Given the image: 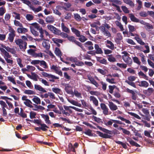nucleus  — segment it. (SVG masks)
Instances as JSON below:
<instances>
[{"label":"nucleus","mask_w":154,"mask_h":154,"mask_svg":"<svg viewBox=\"0 0 154 154\" xmlns=\"http://www.w3.org/2000/svg\"><path fill=\"white\" fill-rule=\"evenodd\" d=\"M79 37V40L81 42L83 43L88 40V39L83 35H80Z\"/></svg>","instance_id":"42"},{"label":"nucleus","mask_w":154,"mask_h":154,"mask_svg":"<svg viewBox=\"0 0 154 154\" xmlns=\"http://www.w3.org/2000/svg\"><path fill=\"white\" fill-rule=\"evenodd\" d=\"M34 87L37 90L41 91L43 93L47 92V91L46 90L39 85L35 84V85Z\"/></svg>","instance_id":"22"},{"label":"nucleus","mask_w":154,"mask_h":154,"mask_svg":"<svg viewBox=\"0 0 154 154\" xmlns=\"http://www.w3.org/2000/svg\"><path fill=\"white\" fill-rule=\"evenodd\" d=\"M96 134L99 135L100 137H102L103 138H111L112 136H111L108 135L106 134H103L102 132L99 131H96Z\"/></svg>","instance_id":"9"},{"label":"nucleus","mask_w":154,"mask_h":154,"mask_svg":"<svg viewBox=\"0 0 154 154\" xmlns=\"http://www.w3.org/2000/svg\"><path fill=\"white\" fill-rule=\"evenodd\" d=\"M97 71L98 72L100 73L103 75H105L106 73L105 69L103 70L102 69L99 68L97 69Z\"/></svg>","instance_id":"56"},{"label":"nucleus","mask_w":154,"mask_h":154,"mask_svg":"<svg viewBox=\"0 0 154 154\" xmlns=\"http://www.w3.org/2000/svg\"><path fill=\"white\" fill-rule=\"evenodd\" d=\"M90 93L92 95L98 96L100 95V93L98 91H90Z\"/></svg>","instance_id":"58"},{"label":"nucleus","mask_w":154,"mask_h":154,"mask_svg":"<svg viewBox=\"0 0 154 154\" xmlns=\"http://www.w3.org/2000/svg\"><path fill=\"white\" fill-rule=\"evenodd\" d=\"M124 61L126 63L127 65L131 66L133 63V61L131 58L129 56L122 58Z\"/></svg>","instance_id":"8"},{"label":"nucleus","mask_w":154,"mask_h":154,"mask_svg":"<svg viewBox=\"0 0 154 154\" xmlns=\"http://www.w3.org/2000/svg\"><path fill=\"white\" fill-rule=\"evenodd\" d=\"M43 46L47 50H48L50 48V45L49 42L47 41H43L42 42Z\"/></svg>","instance_id":"29"},{"label":"nucleus","mask_w":154,"mask_h":154,"mask_svg":"<svg viewBox=\"0 0 154 154\" xmlns=\"http://www.w3.org/2000/svg\"><path fill=\"white\" fill-rule=\"evenodd\" d=\"M108 106L110 109L112 111L116 110L118 109L117 106L112 102H109Z\"/></svg>","instance_id":"14"},{"label":"nucleus","mask_w":154,"mask_h":154,"mask_svg":"<svg viewBox=\"0 0 154 154\" xmlns=\"http://www.w3.org/2000/svg\"><path fill=\"white\" fill-rule=\"evenodd\" d=\"M116 65L120 67L121 68L125 69L127 67V65L126 64L123 63H117L116 64Z\"/></svg>","instance_id":"57"},{"label":"nucleus","mask_w":154,"mask_h":154,"mask_svg":"<svg viewBox=\"0 0 154 154\" xmlns=\"http://www.w3.org/2000/svg\"><path fill=\"white\" fill-rule=\"evenodd\" d=\"M31 25L33 26L35 28L34 29H36L38 31L40 29L41 27H40L39 24L36 23H32L31 24Z\"/></svg>","instance_id":"45"},{"label":"nucleus","mask_w":154,"mask_h":154,"mask_svg":"<svg viewBox=\"0 0 154 154\" xmlns=\"http://www.w3.org/2000/svg\"><path fill=\"white\" fill-rule=\"evenodd\" d=\"M124 3L129 5L130 6L134 8L135 6V4L131 0H123Z\"/></svg>","instance_id":"30"},{"label":"nucleus","mask_w":154,"mask_h":154,"mask_svg":"<svg viewBox=\"0 0 154 154\" xmlns=\"http://www.w3.org/2000/svg\"><path fill=\"white\" fill-rule=\"evenodd\" d=\"M30 30L32 33L35 36L38 35V32L36 31L33 28H32L31 26L30 27Z\"/></svg>","instance_id":"44"},{"label":"nucleus","mask_w":154,"mask_h":154,"mask_svg":"<svg viewBox=\"0 0 154 154\" xmlns=\"http://www.w3.org/2000/svg\"><path fill=\"white\" fill-rule=\"evenodd\" d=\"M55 53L57 56L61 57L62 56V53L60 49L58 48H56L55 49Z\"/></svg>","instance_id":"32"},{"label":"nucleus","mask_w":154,"mask_h":154,"mask_svg":"<svg viewBox=\"0 0 154 154\" xmlns=\"http://www.w3.org/2000/svg\"><path fill=\"white\" fill-rule=\"evenodd\" d=\"M122 10L123 12L125 13H129V11L128 10L127 8L125 6H122L121 7Z\"/></svg>","instance_id":"62"},{"label":"nucleus","mask_w":154,"mask_h":154,"mask_svg":"<svg viewBox=\"0 0 154 154\" xmlns=\"http://www.w3.org/2000/svg\"><path fill=\"white\" fill-rule=\"evenodd\" d=\"M32 57L35 58L37 57H43V54L41 52L36 53L35 52Z\"/></svg>","instance_id":"54"},{"label":"nucleus","mask_w":154,"mask_h":154,"mask_svg":"<svg viewBox=\"0 0 154 154\" xmlns=\"http://www.w3.org/2000/svg\"><path fill=\"white\" fill-rule=\"evenodd\" d=\"M42 74L44 77H48L49 79L51 78L55 79H59V78L58 77L52 74H49L46 72H42Z\"/></svg>","instance_id":"12"},{"label":"nucleus","mask_w":154,"mask_h":154,"mask_svg":"<svg viewBox=\"0 0 154 154\" xmlns=\"http://www.w3.org/2000/svg\"><path fill=\"white\" fill-rule=\"evenodd\" d=\"M41 128H42V130L43 131H47V128H49L46 124L45 123H42V124L41 125Z\"/></svg>","instance_id":"55"},{"label":"nucleus","mask_w":154,"mask_h":154,"mask_svg":"<svg viewBox=\"0 0 154 154\" xmlns=\"http://www.w3.org/2000/svg\"><path fill=\"white\" fill-rule=\"evenodd\" d=\"M46 22L49 23H53L55 21L54 18L52 16H48L45 19Z\"/></svg>","instance_id":"19"},{"label":"nucleus","mask_w":154,"mask_h":154,"mask_svg":"<svg viewBox=\"0 0 154 154\" xmlns=\"http://www.w3.org/2000/svg\"><path fill=\"white\" fill-rule=\"evenodd\" d=\"M18 114L22 117L23 118H26L27 117V114L23 112V110L21 108L20 109V113H18Z\"/></svg>","instance_id":"38"},{"label":"nucleus","mask_w":154,"mask_h":154,"mask_svg":"<svg viewBox=\"0 0 154 154\" xmlns=\"http://www.w3.org/2000/svg\"><path fill=\"white\" fill-rule=\"evenodd\" d=\"M118 119H120L122 121L125 122L126 123L128 124H131V122L129 120L121 116H119L117 117Z\"/></svg>","instance_id":"41"},{"label":"nucleus","mask_w":154,"mask_h":154,"mask_svg":"<svg viewBox=\"0 0 154 154\" xmlns=\"http://www.w3.org/2000/svg\"><path fill=\"white\" fill-rule=\"evenodd\" d=\"M108 60L110 62H115L116 61V58L114 57L112 54L108 56Z\"/></svg>","instance_id":"40"},{"label":"nucleus","mask_w":154,"mask_h":154,"mask_svg":"<svg viewBox=\"0 0 154 154\" xmlns=\"http://www.w3.org/2000/svg\"><path fill=\"white\" fill-rule=\"evenodd\" d=\"M97 60L100 63L106 65L107 64V60L104 58L101 57H96Z\"/></svg>","instance_id":"21"},{"label":"nucleus","mask_w":154,"mask_h":154,"mask_svg":"<svg viewBox=\"0 0 154 154\" xmlns=\"http://www.w3.org/2000/svg\"><path fill=\"white\" fill-rule=\"evenodd\" d=\"M149 84L147 82L145 81H143L141 82V84L139 85L140 87H143L146 88L148 87Z\"/></svg>","instance_id":"33"},{"label":"nucleus","mask_w":154,"mask_h":154,"mask_svg":"<svg viewBox=\"0 0 154 154\" xmlns=\"http://www.w3.org/2000/svg\"><path fill=\"white\" fill-rule=\"evenodd\" d=\"M26 18L27 20L29 21H30L32 20L33 19L34 17L31 14H27L26 16Z\"/></svg>","instance_id":"63"},{"label":"nucleus","mask_w":154,"mask_h":154,"mask_svg":"<svg viewBox=\"0 0 154 154\" xmlns=\"http://www.w3.org/2000/svg\"><path fill=\"white\" fill-rule=\"evenodd\" d=\"M116 25L120 28L121 31H122L124 30L123 27L120 22L118 21H116Z\"/></svg>","instance_id":"52"},{"label":"nucleus","mask_w":154,"mask_h":154,"mask_svg":"<svg viewBox=\"0 0 154 154\" xmlns=\"http://www.w3.org/2000/svg\"><path fill=\"white\" fill-rule=\"evenodd\" d=\"M90 100L93 101V103L96 106H98V101L94 97H90Z\"/></svg>","instance_id":"36"},{"label":"nucleus","mask_w":154,"mask_h":154,"mask_svg":"<svg viewBox=\"0 0 154 154\" xmlns=\"http://www.w3.org/2000/svg\"><path fill=\"white\" fill-rule=\"evenodd\" d=\"M127 141L132 146H135L136 147H140V146L135 142L132 140L130 138L128 137L127 139Z\"/></svg>","instance_id":"17"},{"label":"nucleus","mask_w":154,"mask_h":154,"mask_svg":"<svg viewBox=\"0 0 154 154\" xmlns=\"http://www.w3.org/2000/svg\"><path fill=\"white\" fill-rule=\"evenodd\" d=\"M52 41L54 42V43L56 44L57 46L59 47L60 46V45L59 43H62L63 42V40L57 38H53Z\"/></svg>","instance_id":"18"},{"label":"nucleus","mask_w":154,"mask_h":154,"mask_svg":"<svg viewBox=\"0 0 154 154\" xmlns=\"http://www.w3.org/2000/svg\"><path fill=\"white\" fill-rule=\"evenodd\" d=\"M71 29L72 32L75 34L77 37H79L80 36L81 32L79 30L74 27H72Z\"/></svg>","instance_id":"26"},{"label":"nucleus","mask_w":154,"mask_h":154,"mask_svg":"<svg viewBox=\"0 0 154 154\" xmlns=\"http://www.w3.org/2000/svg\"><path fill=\"white\" fill-rule=\"evenodd\" d=\"M145 27L146 30L152 29H153V26L148 23H145Z\"/></svg>","instance_id":"35"},{"label":"nucleus","mask_w":154,"mask_h":154,"mask_svg":"<svg viewBox=\"0 0 154 154\" xmlns=\"http://www.w3.org/2000/svg\"><path fill=\"white\" fill-rule=\"evenodd\" d=\"M33 101L37 104H40L41 101L40 99L38 97H35L32 99Z\"/></svg>","instance_id":"53"},{"label":"nucleus","mask_w":154,"mask_h":154,"mask_svg":"<svg viewBox=\"0 0 154 154\" xmlns=\"http://www.w3.org/2000/svg\"><path fill=\"white\" fill-rule=\"evenodd\" d=\"M94 48L95 49V53L96 54H102L103 52L101 48L98 45L95 44Z\"/></svg>","instance_id":"13"},{"label":"nucleus","mask_w":154,"mask_h":154,"mask_svg":"<svg viewBox=\"0 0 154 154\" xmlns=\"http://www.w3.org/2000/svg\"><path fill=\"white\" fill-rule=\"evenodd\" d=\"M24 104L30 108H32L33 107V106L31 104L32 103V102L31 101L27 99L24 102Z\"/></svg>","instance_id":"31"},{"label":"nucleus","mask_w":154,"mask_h":154,"mask_svg":"<svg viewBox=\"0 0 154 154\" xmlns=\"http://www.w3.org/2000/svg\"><path fill=\"white\" fill-rule=\"evenodd\" d=\"M84 45L85 47L87 48L89 50H92L94 49L93 44L92 42L90 41L86 42Z\"/></svg>","instance_id":"11"},{"label":"nucleus","mask_w":154,"mask_h":154,"mask_svg":"<svg viewBox=\"0 0 154 154\" xmlns=\"http://www.w3.org/2000/svg\"><path fill=\"white\" fill-rule=\"evenodd\" d=\"M38 31H39V32L40 34V36L41 37L42 39H43L44 36L43 35L45 33V30L42 29V28L41 27L40 29Z\"/></svg>","instance_id":"61"},{"label":"nucleus","mask_w":154,"mask_h":154,"mask_svg":"<svg viewBox=\"0 0 154 154\" xmlns=\"http://www.w3.org/2000/svg\"><path fill=\"white\" fill-rule=\"evenodd\" d=\"M39 81H41L46 86L49 85L48 83L46 80L39 77Z\"/></svg>","instance_id":"64"},{"label":"nucleus","mask_w":154,"mask_h":154,"mask_svg":"<svg viewBox=\"0 0 154 154\" xmlns=\"http://www.w3.org/2000/svg\"><path fill=\"white\" fill-rule=\"evenodd\" d=\"M128 27L129 29V32H134L136 29L135 28L134 26L130 24L128 25Z\"/></svg>","instance_id":"49"},{"label":"nucleus","mask_w":154,"mask_h":154,"mask_svg":"<svg viewBox=\"0 0 154 154\" xmlns=\"http://www.w3.org/2000/svg\"><path fill=\"white\" fill-rule=\"evenodd\" d=\"M106 43L109 45H106V46L109 48L111 50H114V44L111 41L107 40L106 41Z\"/></svg>","instance_id":"25"},{"label":"nucleus","mask_w":154,"mask_h":154,"mask_svg":"<svg viewBox=\"0 0 154 154\" xmlns=\"http://www.w3.org/2000/svg\"><path fill=\"white\" fill-rule=\"evenodd\" d=\"M24 93L28 94H35V92L30 90H26L24 91Z\"/></svg>","instance_id":"60"},{"label":"nucleus","mask_w":154,"mask_h":154,"mask_svg":"<svg viewBox=\"0 0 154 154\" xmlns=\"http://www.w3.org/2000/svg\"><path fill=\"white\" fill-rule=\"evenodd\" d=\"M129 16L132 21L135 23H138L140 22L139 20L133 14H129Z\"/></svg>","instance_id":"15"},{"label":"nucleus","mask_w":154,"mask_h":154,"mask_svg":"<svg viewBox=\"0 0 154 154\" xmlns=\"http://www.w3.org/2000/svg\"><path fill=\"white\" fill-rule=\"evenodd\" d=\"M21 1L24 3L28 5L31 9V7L33 5L31 4V2L27 0H21Z\"/></svg>","instance_id":"48"},{"label":"nucleus","mask_w":154,"mask_h":154,"mask_svg":"<svg viewBox=\"0 0 154 154\" xmlns=\"http://www.w3.org/2000/svg\"><path fill=\"white\" fill-rule=\"evenodd\" d=\"M65 89L66 92L68 94H73L72 87L69 84H66L65 85Z\"/></svg>","instance_id":"7"},{"label":"nucleus","mask_w":154,"mask_h":154,"mask_svg":"<svg viewBox=\"0 0 154 154\" xmlns=\"http://www.w3.org/2000/svg\"><path fill=\"white\" fill-rule=\"evenodd\" d=\"M88 79L96 87H97L99 86V84L94 78L91 77L88 78Z\"/></svg>","instance_id":"34"},{"label":"nucleus","mask_w":154,"mask_h":154,"mask_svg":"<svg viewBox=\"0 0 154 154\" xmlns=\"http://www.w3.org/2000/svg\"><path fill=\"white\" fill-rule=\"evenodd\" d=\"M128 113L131 116H134L135 118L138 119H140V117L137 114L131 112H129Z\"/></svg>","instance_id":"46"},{"label":"nucleus","mask_w":154,"mask_h":154,"mask_svg":"<svg viewBox=\"0 0 154 154\" xmlns=\"http://www.w3.org/2000/svg\"><path fill=\"white\" fill-rule=\"evenodd\" d=\"M110 28V26L106 23H105L104 24H102L99 27L101 31L108 37H110L111 36V34L106 29V28L109 29Z\"/></svg>","instance_id":"1"},{"label":"nucleus","mask_w":154,"mask_h":154,"mask_svg":"<svg viewBox=\"0 0 154 154\" xmlns=\"http://www.w3.org/2000/svg\"><path fill=\"white\" fill-rule=\"evenodd\" d=\"M136 2L138 4V5L136 8V10L139 11L142 7V2L140 0H137Z\"/></svg>","instance_id":"43"},{"label":"nucleus","mask_w":154,"mask_h":154,"mask_svg":"<svg viewBox=\"0 0 154 154\" xmlns=\"http://www.w3.org/2000/svg\"><path fill=\"white\" fill-rule=\"evenodd\" d=\"M32 79L34 80L35 81H37V78H38V75L35 74V73H32Z\"/></svg>","instance_id":"59"},{"label":"nucleus","mask_w":154,"mask_h":154,"mask_svg":"<svg viewBox=\"0 0 154 154\" xmlns=\"http://www.w3.org/2000/svg\"><path fill=\"white\" fill-rule=\"evenodd\" d=\"M61 27L63 31L64 32L67 33H69L70 32L69 29L63 23H62L61 24Z\"/></svg>","instance_id":"24"},{"label":"nucleus","mask_w":154,"mask_h":154,"mask_svg":"<svg viewBox=\"0 0 154 154\" xmlns=\"http://www.w3.org/2000/svg\"><path fill=\"white\" fill-rule=\"evenodd\" d=\"M132 32H130L129 31V35L132 36H136L134 37V39L137 41L138 43L141 45H144L145 43L142 41V39L139 37V35L137 34H134Z\"/></svg>","instance_id":"4"},{"label":"nucleus","mask_w":154,"mask_h":154,"mask_svg":"<svg viewBox=\"0 0 154 154\" xmlns=\"http://www.w3.org/2000/svg\"><path fill=\"white\" fill-rule=\"evenodd\" d=\"M39 64L44 69H46L48 68V66L47 63L44 60H40Z\"/></svg>","instance_id":"27"},{"label":"nucleus","mask_w":154,"mask_h":154,"mask_svg":"<svg viewBox=\"0 0 154 154\" xmlns=\"http://www.w3.org/2000/svg\"><path fill=\"white\" fill-rule=\"evenodd\" d=\"M33 11H34L35 12H38L39 11H42V7L41 6H39L37 8H35L33 5L32 7H31V9Z\"/></svg>","instance_id":"39"},{"label":"nucleus","mask_w":154,"mask_h":154,"mask_svg":"<svg viewBox=\"0 0 154 154\" xmlns=\"http://www.w3.org/2000/svg\"><path fill=\"white\" fill-rule=\"evenodd\" d=\"M100 108L103 110V113L105 115H108L109 109L106 104L101 103L100 104Z\"/></svg>","instance_id":"6"},{"label":"nucleus","mask_w":154,"mask_h":154,"mask_svg":"<svg viewBox=\"0 0 154 154\" xmlns=\"http://www.w3.org/2000/svg\"><path fill=\"white\" fill-rule=\"evenodd\" d=\"M67 151L68 152H69L71 151H72L75 152H76L75 148L71 143H69L68 144Z\"/></svg>","instance_id":"20"},{"label":"nucleus","mask_w":154,"mask_h":154,"mask_svg":"<svg viewBox=\"0 0 154 154\" xmlns=\"http://www.w3.org/2000/svg\"><path fill=\"white\" fill-rule=\"evenodd\" d=\"M16 35L11 34H9V36L8 38V39L10 42H12L13 41L14 37Z\"/></svg>","instance_id":"50"},{"label":"nucleus","mask_w":154,"mask_h":154,"mask_svg":"<svg viewBox=\"0 0 154 154\" xmlns=\"http://www.w3.org/2000/svg\"><path fill=\"white\" fill-rule=\"evenodd\" d=\"M133 59L134 62L138 64V65H140L141 62L139 61L138 58L137 57H133Z\"/></svg>","instance_id":"51"},{"label":"nucleus","mask_w":154,"mask_h":154,"mask_svg":"<svg viewBox=\"0 0 154 154\" xmlns=\"http://www.w3.org/2000/svg\"><path fill=\"white\" fill-rule=\"evenodd\" d=\"M17 31L19 33H24L28 31V29L23 27L18 28L17 29Z\"/></svg>","instance_id":"28"},{"label":"nucleus","mask_w":154,"mask_h":154,"mask_svg":"<svg viewBox=\"0 0 154 154\" xmlns=\"http://www.w3.org/2000/svg\"><path fill=\"white\" fill-rule=\"evenodd\" d=\"M17 45L19 46L20 49L22 51H25L26 48L27 43L21 39H18L15 40Z\"/></svg>","instance_id":"2"},{"label":"nucleus","mask_w":154,"mask_h":154,"mask_svg":"<svg viewBox=\"0 0 154 154\" xmlns=\"http://www.w3.org/2000/svg\"><path fill=\"white\" fill-rule=\"evenodd\" d=\"M67 39L69 41L75 43L78 46L80 47L83 50L84 48L82 44L80 42L76 41L75 38L74 36H69Z\"/></svg>","instance_id":"3"},{"label":"nucleus","mask_w":154,"mask_h":154,"mask_svg":"<svg viewBox=\"0 0 154 154\" xmlns=\"http://www.w3.org/2000/svg\"><path fill=\"white\" fill-rule=\"evenodd\" d=\"M153 91V90L152 88H149L147 90H144L143 93L146 95L149 96L152 94Z\"/></svg>","instance_id":"23"},{"label":"nucleus","mask_w":154,"mask_h":154,"mask_svg":"<svg viewBox=\"0 0 154 154\" xmlns=\"http://www.w3.org/2000/svg\"><path fill=\"white\" fill-rule=\"evenodd\" d=\"M0 50L4 55V57L5 59L7 58H11V55H10L9 53L3 48H0Z\"/></svg>","instance_id":"10"},{"label":"nucleus","mask_w":154,"mask_h":154,"mask_svg":"<svg viewBox=\"0 0 154 154\" xmlns=\"http://www.w3.org/2000/svg\"><path fill=\"white\" fill-rule=\"evenodd\" d=\"M42 117L45 119V123L48 124H51V121L49 120V118L48 115H45L44 114L41 115Z\"/></svg>","instance_id":"16"},{"label":"nucleus","mask_w":154,"mask_h":154,"mask_svg":"<svg viewBox=\"0 0 154 154\" xmlns=\"http://www.w3.org/2000/svg\"><path fill=\"white\" fill-rule=\"evenodd\" d=\"M93 123L94 125L97 126V127L100 130L103 131V132L110 134H113V132L112 131L109 130L105 128H103L99 126H98V125L97 124L93 122Z\"/></svg>","instance_id":"5"},{"label":"nucleus","mask_w":154,"mask_h":154,"mask_svg":"<svg viewBox=\"0 0 154 154\" xmlns=\"http://www.w3.org/2000/svg\"><path fill=\"white\" fill-rule=\"evenodd\" d=\"M74 15L75 19L77 21H80L81 20L82 18L79 14L77 13L74 14Z\"/></svg>","instance_id":"47"},{"label":"nucleus","mask_w":154,"mask_h":154,"mask_svg":"<svg viewBox=\"0 0 154 154\" xmlns=\"http://www.w3.org/2000/svg\"><path fill=\"white\" fill-rule=\"evenodd\" d=\"M83 133L89 136L92 137L93 136V134L92 133L91 130L90 129L86 130L85 131H84Z\"/></svg>","instance_id":"37"}]
</instances>
